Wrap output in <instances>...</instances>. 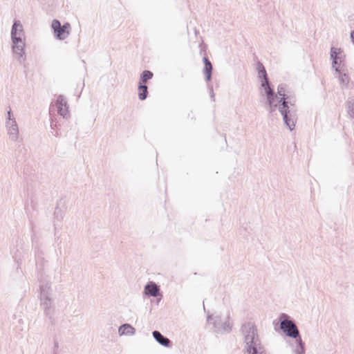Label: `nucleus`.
I'll list each match as a JSON object with an SVG mask.
<instances>
[{"instance_id":"nucleus-1","label":"nucleus","mask_w":354,"mask_h":354,"mask_svg":"<svg viewBox=\"0 0 354 354\" xmlns=\"http://www.w3.org/2000/svg\"><path fill=\"white\" fill-rule=\"evenodd\" d=\"M241 329L244 335L246 354H266L254 323L245 322L242 324Z\"/></svg>"},{"instance_id":"nucleus-2","label":"nucleus","mask_w":354,"mask_h":354,"mask_svg":"<svg viewBox=\"0 0 354 354\" xmlns=\"http://www.w3.org/2000/svg\"><path fill=\"white\" fill-rule=\"evenodd\" d=\"M12 51L18 62L24 64L25 56V33L20 21L15 20L11 28Z\"/></svg>"},{"instance_id":"nucleus-3","label":"nucleus","mask_w":354,"mask_h":354,"mask_svg":"<svg viewBox=\"0 0 354 354\" xmlns=\"http://www.w3.org/2000/svg\"><path fill=\"white\" fill-rule=\"evenodd\" d=\"M40 281V301H41V307L44 310V315L48 317L51 324H54L55 319L53 318V315L55 312V307L53 305V301L51 297V287L50 284L48 283H43L41 282L40 278H39Z\"/></svg>"},{"instance_id":"nucleus-4","label":"nucleus","mask_w":354,"mask_h":354,"mask_svg":"<svg viewBox=\"0 0 354 354\" xmlns=\"http://www.w3.org/2000/svg\"><path fill=\"white\" fill-rule=\"evenodd\" d=\"M280 328L283 333L289 337H297L299 331L295 323L287 314L282 313L279 316Z\"/></svg>"},{"instance_id":"nucleus-5","label":"nucleus","mask_w":354,"mask_h":354,"mask_svg":"<svg viewBox=\"0 0 354 354\" xmlns=\"http://www.w3.org/2000/svg\"><path fill=\"white\" fill-rule=\"evenodd\" d=\"M229 319L230 314L228 313L225 321H223L219 315H216L215 317L208 315L207 321L209 324H212L213 325L215 332L223 333L225 332H230L232 330V326L230 324Z\"/></svg>"},{"instance_id":"nucleus-6","label":"nucleus","mask_w":354,"mask_h":354,"mask_svg":"<svg viewBox=\"0 0 354 354\" xmlns=\"http://www.w3.org/2000/svg\"><path fill=\"white\" fill-rule=\"evenodd\" d=\"M277 95H279V111L283 116V121L287 120V113L289 112L287 106L288 99L289 96L286 95V85L281 84L277 87Z\"/></svg>"},{"instance_id":"nucleus-7","label":"nucleus","mask_w":354,"mask_h":354,"mask_svg":"<svg viewBox=\"0 0 354 354\" xmlns=\"http://www.w3.org/2000/svg\"><path fill=\"white\" fill-rule=\"evenodd\" d=\"M51 27L54 31L56 38L59 40L66 39L70 34L71 26L68 22L62 26L59 20L53 19Z\"/></svg>"},{"instance_id":"nucleus-8","label":"nucleus","mask_w":354,"mask_h":354,"mask_svg":"<svg viewBox=\"0 0 354 354\" xmlns=\"http://www.w3.org/2000/svg\"><path fill=\"white\" fill-rule=\"evenodd\" d=\"M342 53L343 50L340 48L331 47L330 48L332 66L338 73H340V66L344 63L345 59V55Z\"/></svg>"},{"instance_id":"nucleus-9","label":"nucleus","mask_w":354,"mask_h":354,"mask_svg":"<svg viewBox=\"0 0 354 354\" xmlns=\"http://www.w3.org/2000/svg\"><path fill=\"white\" fill-rule=\"evenodd\" d=\"M287 102H288L287 106H288V109L289 110V112L287 113V114H286V116H287L286 122V121H283V122H284V124H286V126H287L289 128V129L290 131H292L295 126V122H296V120H297V114H296L297 109H296L295 104V101L292 100L289 97V99H288Z\"/></svg>"},{"instance_id":"nucleus-10","label":"nucleus","mask_w":354,"mask_h":354,"mask_svg":"<svg viewBox=\"0 0 354 354\" xmlns=\"http://www.w3.org/2000/svg\"><path fill=\"white\" fill-rule=\"evenodd\" d=\"M31 240L32 246L35 248L37 268L39 270H41L44 266V258L43 257V252L40 250L39 248L38 239L35 234H32Z\"/></svg>"},{"instance_id":"nucleus-11","label":"nucleus","mask_w":354,"mask_h":354,"mask_svg":"<svg viewBox=\"0 0 354 354\" xmlns=\"http://www.w3.org/2000/svg\"><path fill=\"white\" fill-rule=\"evenodd\" d=\"M55 105L59 115L66 118L68 115V104L65 96L59 95L56 100Z\"/></svg>"},{"instance_id":"nucleus-12","label":"nucleus","mask_w":354,"mask_h":354,"mask_svg":"<svg viewBox=\"0 0 354 354\" xmlns=\"http://www.w3.org/2000/svg\"><path fill=\"white\" fill-rule=\"evenodd\" d=\"M144 293L148 297H157L158 296H160L162 297V294L160 292V286H158L154 281H149L145 286ZM161 298H160V299Z\"/></svg>"},{"instance_id":"nucleus-13","label":"nucleus","mask_w":354,"mask_h":354,"mask_svg":"<svg viewBox=\"0 0 354 354\" xmlns=\"http://www.w3.org/2000/svg\"><path fill=\"white\" fill-rule=\"evenodd\" d=\"M261 86L265 91V95L267 100L266 102H270L271 100L274 98H278V96L275 93L273 86L272 85L270 80H261Z\"/></svg>"},{"instance_id":"nucleus-14","label":"nucleus","mask_w":354,"mask_h":354,"mask_svg":"<svg viewBox=\"0 0 354 354\" xmlns=\"http://www.w3.org/2000/svg\"><path fill=\"white\" fill-rule=\"evenodd\" d=\"M6 127L8 131L9 138L12 141H17L19 138V128L16 120L6 122Z\"/></svg>"},{"instance_id":"nucleus-15","label":"nucleus","mask_w":354,"mask_h":354,"mask_svg":"<svg viewBox=\"0 0 354 354\" xmlns=\"http://www.w3.org/2000/svg\"><path fill=\"white\" fill-rule=\"evenodd\" d=\"M152 335H153V338L156 339V341L160 345H162L165 347H167V348L171 347V346H172L171 341L167 337L164 336L160 331H158V330L153 331Z\"/></svg>"},{"instance_id":"nucleus-16","label":"nucleus","mask_w":354,"mask_h":354,"mask_svg":"<svg viewBox=\"0 0 354 354\" xmlns=\"http://www.w3.org/2000/svg\"><path fill=\"white\" fill-rule=\"evenodd\" d=\"M203 62L204 64L203 73L205 75V81L207 82H208L212 79V70H213L212 64L207 56H204L203 57Z\"/></svg>"},{"instance_id":"nucleus-17","label":"nucleus","mask_w":354,"mask_h":354,"mask_svg":"<svg viewBox=\"0 0 354 354\" xmlns=\"http://www.w3.org/2000/svg\"><path fill=\"white\" fill-rule=\"evenodd\" d=\"M295 339L296 347L294 350V353L295 354H304L306 348L305 343L302 341L300 334L297 337H293Z\"/></svg>"},{"instance_id":"nucleus-18","label":"nucleus","mask_w":354,"mask_h":354,"mask_svg":"<svg viewBox=\"0 0 354 354\" xmlns=\"http://www.w3.org/2000/svg\"><path fill=\"white\" fill-rule=\"evenodd\" d=\"M118 333L120 335H133L136 329L129 324H123L119 327Z\"/></svg>"},{"instance_id":"nucleus-19","label":"nucleus","mask_w":354,"mask_h":354,"mask_svg":"<svg viewBox=\"0 0 354 354\" xmlns=\"http://www.w3.org/2000/svg\"><path fill=\"white\" fill-rule=\"evenodd\" d=\"M257 70L258 72V77L261 80H269L267 71L261 62H258L257 64Z\"/></svg>"},{"instance_id":"nucleus-20","label":"nucleus","mask_w":354,"mask_h":354,"mask_svg":"<svg viewBox=\"0 0 354 354\" xmlns=\"http://www.w3.org/2000/svg\"><path fill=\"white\" fill-rule=\"evenodd\" d=\"M138 98L140 100H145L148 95V87L147 84L138 83Z\"/></svg>"},{"instance_id":"nucleus-21","label":"nucleus","mask_w":354,"mask_h":354,"mask_svg":"<svg viewBox=\"0 0 354 354\" xmlns=\"http://www.w3.org/2000/svg\"><path fill=\"white\" fill-rule=\"evenodd\" d=\"M60 203V202L57 203L54 212V219L59 222L63 219L65 214L64 208L59 207Z\"/></svg>"},{"instance_id":"nucleus-22","label":"nucleus","mask_w":354,"mask_h":354,"mask_svg":"<svg viewBox=\"0 0 354 354\" xmlns=\"http://www.w3.org/2000/svg\"><path fill=\"white\" fill-rule=\"evenodd\" d=\"M153 74L151 71L149 70L143 71L140 76L139 82H142V84H147V81L152 79Z\"/></svg>"},{"instance_id":"nucleus-23","label":"nucleus","mask_w":354,"mask_h":354,"mask_svg":"<svg viewBox=\"0 0 354 354\" xmlns=\"http://www.w3.org/2000/svg\"><path fill=\"white\" fill-rule=\"evenodd\" d=\"M278 98H274L272 100H271L270 102H266L267 104L268 105V111L270 112V113H273L274 111H276V109L278 108L279 109V104H274V102L277 100Z\"/></svg>"},{"instance_id":"nucleus-24","label":"nucleus","mask_w":354,"mask_h":354,"mask_svg":"<svg viewBox=\"0 0 354 354\" xmlns=\"http://www.w3.org/2000/svg\"><path fill=\"white\" fill-rule=\"evenodd\" d=\"M348 113L351 118H354V100L347 102Z\"/></svg>"},{"instance_id":"nucleus-25","label":"nucleus","mask_w":354,"mask_h":354,"mask_svg":"<svg viewBox=\"0 0 354 354\" xmlns=\"http://www.w3.org/2000/svg\"><path fill=\"white\" fill-rule=\"evenodd\" d=\"M340 82L342 84H348L349 77L348 75L346 73L341 74L339 77Z\"/></svg>"},{"instance_id":"nucleus-26","label":"nucleus","mask_w":354,"mask_h":354,"mask_svg":"<svg viewBox=\"0 0 354 354\" xmlns=\"http://www.w3.org/2000/svg\"><path fill=\"white\" fill-rule=\"evenodd\" d=\"M207 88L209 90L210 98L212 99V100L213 102H214L215 101V95L214 93L213 86L212 84H208Z\"/></svg>"},{"instance_id":"nucleus-27","label":"nucleus","mask_w":354,"mask_h":354,"mask_svg":"<svg viewBox=\"0 0 354 354\" xmlns=\"http://www.w3.org/2000/svg\"><path fill=\"white\" fill-rule=\"evenodd\" d=\"M13 120H15V118L12 114L11 109H10L9 111H8L7 112L6 122H10L12 121Z\"/></svg>"},{"instance_id":"nucleus-28","label":"nucleus","mask_w":354,"mask_h":354,"mask_svg":"<svg viewBox=\"0 0 354 354\" xmlns=\"http://www.w3.org/2000/svg\"><path fill=\"white\" fill-rule=\"evenodd\" d=\"M59 348V344H58V342L57 341H55L54 342V348H53V351H55L57 353V349Z\"/></svg>"},{"instance_id":"nucleus-29","label":"nucleus","mask_w":354,"mask_h":354,"mask_svg":"<svg viewBox=\"0 0 354 354\" xmlns=\"http://www.w3.org/2000/svg\"><path fill=\"white\" fill-rule=\"evenodd\" d=\"M57 127V123L54 122V120L52 119L51 123H50V127L52 129H54L55 127Z\"/></svg>"},{"instance_id":"nucleus-30","label":"nucleus","mask_w":354,"mask_h":354,"mask_svg":"<svg viewBox=\"0 0 354 354\" xmlns=\"http://www.w3.org/2000/svg\"><path fill=\"white\" fill-rule=\"evenodd\" d=\"M20 147H21L20 145H19V146H18V150H19V151H22V149H24V147H22L21 149H20Z\"/></svg>"},{"instance_id":"nucleus-31","label":"nucleus","mask_w":354,"mask_h":354,"mask_svg":"<svg viewBox=\"0 0 354 354\" xmlns=\"http://www.w3.org/2000/svg\"><path fill=\"white\" fill-rule=\"evenodd\" d=\"M53 354H57V352L55 351H53Z\"/></svg>"}]
</instances>
